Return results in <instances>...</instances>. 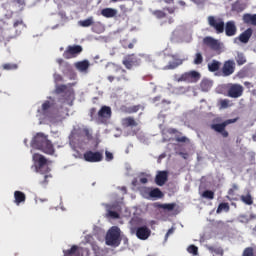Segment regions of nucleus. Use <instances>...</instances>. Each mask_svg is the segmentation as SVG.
I'll use <instances>...</instances> for the list:
<instances>
[{
    "label": "nucleus",
    "instance_id": "21",
    "mask_svg": "<svg viewBox=\"0 0 256 256\" xmlns=\"http://www.w3.org/2000/svg\"><path fill=\"white\" fill-rule=\"evenodd\" d=\"M168 133L170 135H176L175 141H177V143H187V141H189V139L186 136H181V132H179L175 128L168 129Z\"/></svg>",
    "mask_w": 256,
    "mask_h": 256
},
{
    "label": "nucleus",
    "instance_id": "24",
    "mask_svg": "<svg viewBox=\"0 0 256 256\" xmlns=\"http://www.w3.org/2000/svg\"><path fill=\"white\" fill-rule=\"evenodd\" d=\"M253 35V29L247 28L243 33L240 34L239 40L241 43H249V39H251Z\"/></svg>",
    "mask_w": 256,
    "mask_h": 256
},
{
    "label": "nucleus",
    "instance_id": "20",
    "mask_svg": "<svg viewBox=\"0 0 256 256\" xmlns=\"http://www.w3.org/2000/svg\"><path fill=\"white\" fill-rule=\"evenodd\" d=\"M167 179H168L167 171H159L155 177V183L159 187H163V185H165V183H167Z\"/></svg>",
    "mask_w": 256,
    "mask_h": 256
},
{
    "label": "nucleus",
    "instance_id": "63",
    "mask_svg": "<svg viewBox=\"0 0 256 256\" xmlns=\"http://www.w3.org/2000/svg\"><path fill=\"white\" fill-rule=\"evenodd\" d=\"M57 64L62 65L63 64V59H61V58L57 59Z\"/></svg>",
    "mask_w": 256,
    "mask_h": 256
},
{
    "label": "nucleus",
    "instance_id": "58",
    "mask_svg": "<svg viewBox=\"0 0 256 256\" xmlns=\"http://www.w3.org/2000/svg\"><path fill=\"white\" fill-rule=\"evenodd\" d=\"M157 101H161V96H156L153 98L154 103H157Z\"/></svg>",
    "mask_w": 256,
    "mask_h": 256
},
{
    "label": "nucleus",
    "instance_id": "37",
    "mask_svg": "<svg viewBox=\"0 0 256 256\" xmlns=\"http://www.w3.org/2000/svg\"><path fill=\"white\" fill-rule=\"evenodd\" d=\"M150 197H156L157 199H161L163 197V192L159 188H154L149 192Z\"/></svg>",
    "mask_w": 256,
    "mask_h": 256
},
{
    "label": "nucleus",
    "instance_id": "42",
    "mask_svg": "<svg viewBox=\"0 0 256 256\" xmlns=\"http://www.w3.org/2000/svg\"><path fill=\"white\" fill-rule=\"evenodd\" d=\"M49 109H51V102L49 100H46L42 104V113H43V115H47V113H49Z\"/></svg>",
    "mask_w": 256,
    "mask_h": 256
},
{
    "label": "nucleus",
    "instance_id": "62",
    "mask_svg": "<svg viewBox=\"0 0 256 256\" xmlns=\"http://www.w3.org/2000/svg\"><path fill=\"white\" fill-rule=\"evenodd\" d=\"M147 181H148L147 178H141L140 179V183H143V184L147 183Z\"/></svg>",
    "mask_w": 256,
    "mask_h": 256
},
{
    "label": "nucleus",
    "instance_id": "60",
    "mask_svg": "<svg viewBox=\"0 0 256 256\" xmlns=\"http://www.w3.org/2000/svg\"><path fill=\"white\" fill-rule=\"evenodd\" d=\"M65 67L68 71H72L71 65L69 63H66Z\"/></svg>",
    "mask_w": 256,
    "mask_h": 256
},
{
    "label": "nucleus",
    "instance_id": "13",
    "mask_svg": "<svg viewBox=\"0 0 256 256\" xmlns=\"http://www.w3.org/2000/svg\"><path fill=\"white\" fill-rule=\"evenodd\" d=\"M83 52L81 45L68 46L63 53L64 59H73Z\"/></svg>",
    "mask_w": 256,
    "mask_h": 256
},
{
    "label": "nucleus",
    "instance_id": "28",
    "mask_svg": "<svg viewBox=\"0 0 256 256\" xmlns=\"http://www.w3.org/2000/svg\"><path fill=\"white\" fill-rule=\"evenodd\" d=\"M14 199H15L16 205H21V203H25V199H27V197L25 196V193L21 191H15Z\"/></svg>",
    "mask_w": 256,
    "mask_h": 256
},
{
    "label": "nucleus",
    "instance_id": "2",
    "mask_svg": "<svg viewBox=\"0 0 256 256\" xmlns=\"http://www.w3.org/2000/svg\"><path fill=\"white\" fill-rule=\"evenodd\" d=\"M32 147L45 153L46 155H55V146L43 133H37L32 140Z\"/></svg>",
    "mask_w": 256,
    "mask_h": 256
},
{
    "label": "nucleus",
    "instance_id": "44",
    "mask_svg": "<svg viewBox=\"0 0 256 256\" xmlns=\"http://www.w3.org/2000/svg\"><path fill=\"white\" fill-rule=\"evenodd\" d=\"M152 14L157 19H165V17H167V14L163 10H155Z\"/></svg>",
    "mask_w": 256,
    "mask_h": 256
},
{
    "label": "nucleus",
    "instance_id": "6",
    "mask_svg": "<svg viewBox=\"0 0 256 256\" xmlns=\"http://www.w3.org/2000/svg\"><path fill=\"white\" fill-rule=\"evenodd\" d=\"M237 121H239V118L227 119L222 123L212 124L211 129L216 133H220L224 139H227V137H229V132L226 131V127L233 123H237Z\"/></svg>",
    "mask_w": 256,
    "mask_h": 256
},
{
    "label": "nucleus",
    "instance_id": "17",
    "mask_svg": "<svg viewBox=\"0 0 256 256\" xmlns=\"http://www.w3.org/2000/svg\"><path fill=\"white\" fill-rule=\"evenodd\" d=\"M224 31L227 37L237 35V26L235 25V21H228L226 24H224Z\"/></svg>",
    "mask_w": 256,
    "mask_h": 256
},
{
    "label": "nucleus",
    "instance_id": "59",
    "mask_svg": "<svg viewBox=\"0 0 256 256\" xmlns=\"http://www.w3.org/2000/svg\"><path fill=\"white\" fill-rule=\"evenodd\" d=\"M164 1V3H166L167 5H171V3H174L175 0H162Z\"/></svg>",
    "mask_w": 256,
    "mask_h": 256
},
{
    "label": "nucleus",
    "instance_id": "43",
    "mask_svg": "<svg viewBox=\"0 0 256 256\" xmlns=\"http://www.w3.org/2000/svg\"><path fill=\"white\" fill-rule=\"evenodd\" d=\"M187 251L188 253H190L191 255H194V256H197L199 255V248L195 245H190L188 248H187Z\"/></svg>",
    "mask_w": 256,
    "mask_h": 256
},
{
    "label": "nucleus",
    "instance_id": "38",
    "mask_svg": "<svg viewBox=\"0 0 256 256\" xmlns=\"http://www.w3.org/2000/svg\"><path fill=\"white\" fill-rule=\"evenodd\" d=\"M236 63L237 65H245L247 63V59L243 53H238L236 56Z\"/></svg>",
    "mask_w": 256,
    "mask_h": 256
},
{
    "label": "nucleus",
    "instance_id": "11",
    "mask_svg": "<svg viewBox=\"0 0 256 256\" xmlns=\"http://www.w3.org/2000/svg\"><path fill=\"white\" fill-rule=\"evenodd\" d=\"M83 158L87 163H100L103 161V150L96 152L88 150L83 154Z\"/></svg>",
    "mask_w": 256,
    "mask_h": 256
},
{
    "label": "nucleus",
    "instance_id": "29",
    "mask_svg": "<svg viewBox=\"0 0 256 256\" xmlns=\"http://www.w3.org/2000/svg\"><path fill=\"white\" fill-rule=\"evenodd\" d=\"M139 111H145V105L138 104V105L130 106L126 109V113H129V115L133 113H138Z\"/></svg>",
    "mask_w": 256,
    "mask_h": 256
},
{
    "label": "nucleus",
    "instance_id": "47",
    "mask_svg": "<svg viewBox=\"0 0 256 256\" xmlns=\"http://www.w3.org/2000/svg\"><path fill=\"white\" fill-rule=\"evenodd\" d=\"M82 134H84L87 139H93V134L91 133V130H89V128H84L82 130Z\"/></svg>",
    "mask_w": 256,
    "mask_h": 256
},
{
    "label": "nucleus",
    "instance_id": "64",
    "mask_svg": "<svg viewBox=\"0 0 256 256\" xmlns=\"http://www.w3.org/2000/svg\"><path fill=\"white\" fill-rule=\"evenodd\" d=\"M133 47H135V45L133 43L128 44V49H133Z\"/></svg>",
    "mask_w": 256,
    "mask_h": 256
},
{
    "label": "nucleus",
    "instance_id": "39",
    "mask_svg": "<svg viewBox=\"0 0 256 256\" xmlns=\"http://www.w3.org/2000/svg\"><path fill=\"white\" fill-rule=\"evenodd\" d=\"M194 65H201L203 63V54L201 52H197L194 56Z\"/></svg>",
    "mask_w": 256,
    "mask_h": 256
},
{
    "label": "nucleus",
    "instance_id": "30",
    "mask_svg": "<svg viewBox=\"0 0 256 256\" xmlns=\"http://www.w3.org/2000/svg\"><path fill=\"white\" fill-rule=\"evenodd\" d=\"M89 62L88 60H83L75 63V67L78 71H81L82 73L87 71L89 69Z\"/></svg>",
    "mask_w": 256,
    "mask_h": 256
},
{
    "label": "nucleus",
    "instance_id": "8",
    "mask_svg": "<svg viewBox=\"0 0 256 256\" xmlns=\"http://www.w3.org/2000/svg\"><path fill=\"white\" fill-rule=\"evenodd\" d=\"M243 85L241 84H228L227 87V96L231 97V99H239V97H243Z\"/></svg>",
    "mask_w": 256,
    "mask_h": 256
},
{
    "label": "nucleus",
    "instance_id": "22",
    "mask_svg": "<svg viewBox=\"0 0 256 256\" xmlns=\"http://www.w3.org/2000/svg\"><path fill=\"white\" fill-rule=\"evenodd\" d=\"M122 126L131 127V129H133V127L139 126V122H137V120H135V118H133L132 116H128L122 119Z\"/></svg>",
    "mask_w": 256,
    "mask_h": 256
},
{
    "label": "nucleus",
    "instance_id": "49",
    "mask_svg": "<svg viewBox=\"0 0 256 256\" xmlns=\"http://www.w3.org/2000/svg\"><path fill=\"white\" fill-rule=\"evenodd\" d=\"M253 248L252 247H248L244 250L243 255L242 256H253Z\"/></svg>",
    "mask_w": 256,
    "mask_h": 256
},
{
    "label": "nucleus",
    "instance_id": "53",
    "mask_svg": "<svg viewBox=\"0 0 256 256\" xmlns=\"http://www.w3.org/2000/svg\"><path fill=\"white\" fill-rule=\"evenodd\" d=\"M173 233H175V228H170L165 235V241H167V239H169V235H173Z\"/></svg>",
    "mask_w": 256,
    "mask_h": 256
},
{
    "label": "nucleus",
    "instance_id": "4",
    "mask_svg": "<svg viewBox=\"0 0 256 256\" xmlns=\"http://www.w3.org/2000/svg\"><path fill=\"white\" fill-rule=\"evenodd\" d=\"M106 245L119 247L121 245V230L119 227H112L106 234Z\"/></svg>",
    "mask_w": 256,
    "mask_h": 256
},
{
    "label": "nucleus",
    "instance_id": "1",
    "mask_svg": "<svg viewBox=\"0 0 256 256\" xmlns=\"http://www.w3.org/2000/svg\"><path fill=\"white\" fill-rule=\"evenodd\" d=\"M108 72L110 73L107 76V81L109 83H127L129 82V76L127 75V70L121 65L115 63L108 65Z\"/></svg>",
    "mask_w": 256,
    "mask_h": 256
},
{
    "label": "nucleus",
    "instance_id": "55",
    "mask_svg": "<svg viewBox=\"0 0 256 256\" xmlns=\"http://www.w3.org/2000/svg\"><path fill=\"white\" fill-rule=\"evenodd\" d=\"M238 187L237 185H233V188H231L228 192L229 195H233L234 191H237Z\"/></svg>",
    "mask_w": 256,
    "mask_h": 256
},
{
    "label": "nucleus",
    "instance_id": "40",
    "mask_svg": "<svg viewBox=\"0 0 256 256\" xmlns=\"http://www.w3.org/2000/svg\"><path fill=\"white\" fill-rule=\"evenodd\" d=\"M241 201L245 203L246 205H253V197H251V194L242 195L241 196Z\"/></svg>",
    "mask_w": 256,
    "mask_h": 256
},
{
    "label": "nucleus",
    "instance_id": "50",
    "mask_svg": "<svg viewBox=\"0 0 256 256\" xmlns=\"http://www.w3.org/2000/svg\"><path fill=\"white\" fill-rule=\"evenodd\" d=\"M54 81H55V83H61V81H63V76H61L60 74L55 73L54 74Z\"/></svg>",
    "mask_w": 256,
    "mask_h": 256
},
{
    "label": "nucleus",
    "instance_id": "45",
    "mask_svg": "<svg viewBox=\"0 0 256 256\" xmlns=\"http://www.w3.org/2000/svg\"><path fill=\"white\" fill-rule=\"evenodd\" d=\"M3 69H5L6 71H13L15 69H17V64H11V63H6L2 65Z\"/></svg>",
    "mask_w": 256,
    "mask_h": 256
},
{
    "label": "nucleus",
    "instance_id": "10",
    "mask_svg": "<svg viewBox=\"0 0 256 256\" xmlns=\"http://www.w3.org/2000/svg\"><path fill=\"white\" fill-rule=\"evenodd\" d=\"M64 256H89L91 252L89 248L79 247L77 245H73L71 249L63 251Z\"/></svg>",
    "mask_w": 256,
    "mask_h": 256
},
{
    "label": "nucleus",
    "instance_id": "25",
    "mask_svg": "<svg viewBox=\"0 0 256 256\" xmlns=\"http://www.w3.org/2000/svg\"><path fill=\"white\" fill-rule=\"evenodd\" d=\"M245 9H247V5L239 0L235 1L232 4V11H235L236 13H243V11H245Z\"/></svg>",
    "mask_w": 256,
    "mask_h": 256
},
{
    "label": "nucleus",
    "instance_id": "54",
    "mask_svg": "<svg viewBox=\"0 0 256 256\" xmlns=\"http://www.w3.org/2000/svg\"><path fill=\"white\" fill-rule=\"evenodd\" d=\"M105 155H106V161H113V153L106 151Z\"/></svg>",
    "mask_w": 256,
    "mask_h": 256
},
{
    "label": "nucleus",
    "instance_id": "19",
    "mask_svg": "<svg viewBox=\"0 0 256 256\" xmlns=\"http://www.w3.org/2000/svg\"><path fill=\"white\" fill-rule=\"evenodd\" d=\"M203 43L207 47H210V49H213V51H219V41H217L215 38L209 36L205 37Z\"/></svg>",
    "mask_w": 256,
    "mask_h": 256
},
{
    "label": "nucleus",
    "instance_id": "33",
    "mask_svg": "<svg viewBox=\"0 0 256 256\" xmlns=\"http://www.w3.org/2000/svg\"><path fill=\"white\" fill-rule=\"evenodd\" d=\"M91 247H92V251L95 256H104L105 255V250L103 248L99 247V245H97L96 243H92Z\"/></svg>",
    "mask_w": 256,
    "mask_h": 256
},
{
    "label": "nucleus",
    "instance_id": "57",
    "mask_svg": "<svg viewBox=\"0 0 256 256\" xmlns=\"http://www.w3.org/2000/svg\"><path fill=\"white\" fill-rule=\"evenodd\" d=\"M244 85H245V87H247V89H251V88H253V84L251 83V82H244Z\"/></svg>",
    "mask_w": 256,
    "mask_h": 256
},
{
    "label": "nucleus",
    "instance_id": "7",
    "mask_svg": "<svg viewBox=\"0 0 256 256\" xmlns=\"http://www.w3.org/2000/svg\"><path fill=\"white\" fill-rule=\"evenodd\" d=\"M207 21L208 25L212 27L218 35L225 33V21H223V18L208 16Z\"/></svg>",
    "mask_w": 256,
    "mask_h": 256
},
{
    "label": "nucleus",
    "instance_id": "27",
    "mask_svg": "<svg viewBox=\"0 0 256 256\" xmlns=\"http://www.w3.org/2000/svg\"><path fill=\"white\" fill-rule=\"evenodd\" d=\"M221 69V62L218 60H212L210 63H208V71L210 73H215V71H219Z\"/></svg>",
    "mask_w": 256,
    "mask_h": 256
},
{
    "label": "nucleus",
    "instance_id": "52",
    "mask_svg": "<svg viewBox=\"0 0 256 256\" xmlns=\"http://www.w3.org/2000/svg\"><path fill=\"white\" fill-rule=\"evenodd\" d=\"M176 9H177L176 7H166V8H164V11H168V13L170 15H173V13H175Z\"/></svg>",
    "mask_w": 256,
    "mask_h": 256
},
{
    "label": "nucleus",
    "instance_id": "16",
    "mask_svg": "<svg viewBox=\"0 0 256 256\" xmlns=\"http://www.w3.org/2000/svg\"><path fill=\"white\" fill-rule=\"evenodd\" d=\"M235 73V61L227 60L222 67L223 77H229Z\"/></svg>",
    "mask_w": 256,
    "mask_h": 256
},
{
    "label": "nucleus",
    "instance_id": "48",
    "mask_svg": "<svg viewBox=\"0 0 256 256\" xmlns=\"http://www.w3.org/2000/svg\"><path fill=\"white\" fill-rule=\"evenodd\" d=\"M14 29H17V27H25V23L23 22V19L15 20L13 23Z\"/></svg>",
    "mask_w": 256,
    "mask_h": 256
},
{
    "label": "nucleus",
    "instance_id": "23",
    "mask_svg": "<svg viewBox=\"0 0 256 256\" xmlns=\"http://www.w3.org/2000/svg\"><path fill=\"white\" fill-rule=\"evenodd\" d=\"M242 21L246 25H254L256 27V14L245 13L242 16Z\"/></svg>",
    "mask_w": 256,
    "mask_h": 256
},
{
    "label": "nucleus",
    "instance_id": "14",
    "mask_svg": "<svg viewBox=\"0 0 256 256\" xmlns=\"http://www.w3.org/2000/svg\"><path fill=\"white\" fill-rule=\"evenodd\" d=\"M132 231L135 233L137 239H140V241H147V238L151 237V229H149V227L146 225L136 227Z\"/></svg>",
    "mask_w": 256,
    "mask_h": 256
},
{
    "label": "nucleus",
    "instance_id": "26",
    "mask_svg": "<svg viewBox=\"0 0 256 256\" xmlns=\"http://www.w3.org/2000/svg\"><path fill=\"white\" fill-rule=\"evenodd\" d=\"M101 15L103 17H106V19H111L112 17H115V15H117V11L113 8H104L101 11Z\"/></svg>",
    "mask_w": 256,
    "mask_h": 256
},
{
    "label": "nucleus",
    "instance_id": "15",
    "mask_svg": "<svg viewBox=\"0 0 256 256\" xmlns=\"http://www.w3.org/2000/svg\"><path fill=\"white\" fill-rule=\"evenodd\" d=\"M112 111L109 106H102L101 109L97 113V120L99 123H106L111 119Z\"/></svg>",
    "mask_w": 256,
    "mask_h": 256
},
{
    "label": "nucleus",
    "instance_id": "41",
    "mask_svg": "<svg viewBox=\"0 0 256 256\" xmlns=\"http://www.w3.org/2000/svg\"><path fill=\"white\" fill-rule=\"evenodd\" d=\"M202 197L204 199H210L213 200L215 199V192L211 191V190H206L202 193Z\"/></svg>",
    "mask_w": 256,
    "mask_h": 256
},
{
    "label": "nucleus",
    "instance_id": "3",
    "mask_svg": "<svg viewBox=\"0 0 256 256\" xmlns=\"http://www.w3.org/2000/svg\"><path fill=\"white\" fill-rule=\"evenodd\" d=\"M33 160L36 163V171L37 173H41L43 175V180L40 178V185H47L49 183V178L51 175L49 174V166H47V158L41 154H34Z\"/></svg>",
    "mask_w": 256,
    "mask_h": 256
},
{
    "label": "nucleus",
    "instance_id": "46",
    "mask_svg": "<svg viewBox=\"0 0 256 256\" xmlns=\"http://www.w3.org/2000/svg\"><path fill=\"white\" fill-rule=\"evenodd\" d=\"M162 209H165L166 211H173V209H175V203H171V204H162L161 205Z\"/></svg>",
    "mask_w": 256,
    "mask_h": 256
},
{
    "label": "nucleus",
    "instance_id": "51",
    "mask_svg": "<svg viewBox=\"0 0 256 256\" xmlns=\"http://www.w3.org/2000/svg\"><path fill=\"white\" fill-rule=\"evenodd\" d=\"M97 114V108H91L90 109V117L93 120H95V115Z\"/></svg>",
    "mask_w": 256,
    "mask_h": 256
},
{
    "label": "nucleus",
    "instance_id": "61",
    "mask_svg": "<svg viewBox=\"0 0 256 256\" xmlns=\"http://www.w3.org/2000/svg\"><path fill=\"white\" fill-rule=\"evenodd\" d=\"M168 23H169V25H171L172 23H175V20L172 17H170L168 19Z\"/></svg>",
    "mask_w": 256,
    "mask_h": 256
},
{
    "label": "nucleus",
    "instance_id": "5",
    "mask_svg": "<svg viewBox=\"0 0 256 256\" xmlns=\"http://www.w3.org/2000/svg\"><path fill=\"white\" fill-rule=\"evenodd\" d=\"M201 79V73L195 70H191L189 72H185L182 75H176L175 80L178 83L185 82V83H197Z\"/></svg>",
    "mask_w": 256,
    "mask_h": 256
},
{
    "label": "nucleus",
    "instance_id": "31",
    "mask_svg": "<svg viewBox=\"0 0 256 256\" xmlns=\"http://www.w3.org/2000/svg\"><path fill=\"white\" fill-rule=\"evenodd\" d=\"M183 65V59L176 58L173 62H169L165 69H177V67Z\"/></svg>",
    "mask_w": 256,
    "mask_h": 256
},
{
    "label": "nucleus",
    "instance_id": "34",
    "mask_svg": "<svg viewBox=\"0 0 256 256\" xmlns=\"http://www.w3.org/2000/svg\"><path fill=\"white\" fill-rule=\"evenodd\" d=\"M113 206H108L106 216L110 219H119L120 215L117 211H113Z\"/></svg>",
    "mask_w": 256,
    "mask_h": 256
},
{
    "label": "nucleus",
    "instance_id": "35",
    "mask_svg": "<svg viewBox=\"0 0 256 256\" xmlns=\"http://www.w3.org/2000/svg\"><path fill=\"white\" fill-rule=\"evenodd\" d=\"M93 23H95L93 21V16H90L89 18L85 19V20H80L78 22V24L80 25V27H91V25H93Z\"/></svg>",
    "mask_w": 256,
    "mask_h": 256
},
{
    "label": "nucleus",
    "instance_id": "56",
    "mask_svg": "<svg viewBox=\"0 0 256 256\" xmlns=\"http://www.w3.org/2000/svg\"><path fill=\"white\" fill-rule=\"evenodd\" d=\"M207 85H209V81L204 80V81L201 82L202 89H205V87H207Z\"/></svg>",
    "mask_w": 256,
    "mask_h": 256
},
{
    "label": "nucleus",
    "instance_id": "36",
    "mask_svg": "<svg viewBox=\"0 0 256 256\" xmlns=\"http://www.w3.org/2000/svg\"><path fill=\"white\" fill-rule=\"evenodd\" d=\"M230 207H229V203L227 202H222L218 205V208L216 210L217 213H221L222 211H225L226 213H228Z\"/></svg>",
    "mask_w": 256,
    "mask_h": 256
},
{
    "label": "nucleus",
    "instance_id": "9",
    "mask_svg": "<svg viewBox=\"0 0 256 256\" xmlns=\"http://www.w3.org/2000/svg\"><path fill=\"white\" fill-rule=\"evenodd\" d=\"M122 65L129 71L133 69V67H139L141 65V60L135 54H128L122 60Z\"/></svg>",
    "mask_w": 256,
    "mask_h": 256
},
{
    "label": "nucleus",
    "instance_id": "12",
    "mask_svg": "<svg viewBox=\"0 0 256 256\" xmlns=\"http://www.w3.org/2000/svg\"><path fill=\"white\" fill-rule=\"evenodd\" d=\"M55 93L57 95H61V93H64L66 101H69L73 99V97H75V91L73 90V88H67V85L65 84L57 85L55 88Z\"/></svg>",
    "mask_w": 256,
    "mask_h": 256
},
{
    "label": "nucleus",
    "instance_id": "32",
    "mask_svg": "<svg viewBox=\"0 0 256 256\" xmlns=\"http://www.w3.org/2000/svg\"><path fill=\"white\" fill-rule=\"evenodd\" d=\"M219 109H228V107H233V102L229 99H220L218 100Z\"/></svg>",
    "mask_w": 256,
    "mask_h": 256
},
{
    "label": "nucleus",
    "instance_id": "18",
    "mask_svg": "<svg viewBox=\"0 0 256 256\" xmlns=\"http://www.w3.org/2000/svg\"><path fill=\"white\" fill-rule=\"evenodd\" d=\"M207 251L211 253L212 256H223L225 255V250L221 247V245H206Z\"/></svg>",
    "mask_w": 256,
    "mask_h": 256
}]
</instances>
